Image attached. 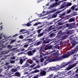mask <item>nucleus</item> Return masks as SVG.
I'll list each match as a JSON object with an SVG mask.
<instances>
[{
    "mask_svg": "<svg viewBox=\"0 0 78 78\" xmlns=\"http://www.w3.org/2000/svg\"><path fill=\"white\" fill-rule=\"evenodd\" d=\"M69 56H70V54L64 55L59 57H57L55 58H49L48 60L49 61V62H55L56 61H61V60L63 59L64 58H68V57H69Z\"/></svg>",
    "mask_w": 78,
    "mask_h": 78,
    "instance_id": "nucleus-1",
    "label": "nucleus"
},
{
    "mask_svg": "<svg viewBox=\"0 0 78 78\" xmlns=\"http://www.w3.org/2000/svg\"><path fill=\"white\" fill-rule=\"evenodd\" d=\"M72 5V3L71 2H69L67 3V2H64L62 4V5L59 8V9H62L65 7H68V6H70Z\"/></svg>",
    "mask_w": 78,
    "mask_h": 78,
    "instance_id": "nucleus-2",
    "label": "nucleus"
},
{
    "mask_svg": "<svg viewBox=\"0 0 78 78\" xmlns=\"http://www.w3.org/2000/svg\"><path fill=\"white\" fill-rule=\"evenodd\" d=\"M46 74H47L46 71L44 70H43L41 71L40 73H39L37 75L38 77H41V76H45Z\"/></svg>",
    "mask_w": 78,
    "mask_h": 78,
    "instance_id": "nucleus-3",
    "label": "nucleus"
},
{
    "mask_svg": "<svg viewBox=\"0 0 78 78\" xmlns=\"http://www.w3.org/2000/svg\"><path fill=\"white\" fill-rule=\"evenodd\" d=\"M62 19H61L60 20H57L56 19L54 20L51 22L49 23L48 24L49 25H51V24H54V25L56 24L58 22H59L60 21L62 20Z\"/></svg>",
    "mask_w": 78,
    "mask_h": 78,
    "instance_id": "nucleus-4",
    "label": "nucleus"
},
{
    "mask_svg": "<svg viewBox=\"0 0 78 78\" xmlns=\"http://www.w3.org/2000/svg\"><path fill=\"white\" fill-rule=\"evenodd\" d=\"M78 64V60H77L76 63L73 64L72 65H69L68 67V70H70V69H72V68H73V67H74L75 66H76Z\"/></svg>",
    "mask_w": 78,
    "mask_h": 78,
    "instance_id": "nucleus-5",
    "label": "nucleus"
},
{
    "mask_svg": "<svg viewBox=\"0 0 78 78\" xmlns=\"http://www.w3.org/2000/svg\"><path fill=\"white\" fill-rule=\"evenodd\" d=\"M77 51H78V45H77L75 49L71 52L70 54H68V55H69L70 56V55H73V54H74L75 52H76Z\"/></svg>",
    "mask_w": 78,
    "mask_h": 78,
    "instance_id": "nucleus-6",
    "label": "nucleus"
},
{
    "mask_svg": "<svg viewBox=\"0 0 78 78\" xmlns=\"http://www.w3.org/2000/svg\"><path fill=\"white\" fill-rule=\"evenodd\" d=\"M54 26V25L50 26L48 28V30H47L48 32H49V31H51V30H55V29L56 27H55V26L53 27Z\"/></svg>",
    "mask_w": 78,
    "mask_h": 78,
    "instance_id": "nucleus-7",
    "label": "nucleus"
},
{
    "mask_svg": "<svg viewBox=\"0 0 78 78\" xmlns=\"http://www.w3.org/2000/svg\"><path fill=\"white\" fill-rule=\"evenodd\" d=\"M54 26V25L50 26L48 28V30H47L48 32H49V31H51V30H55V29L56 27H55V26L53 27Z\"/></svg>",
    "mask_w": 78,
    "mask_h": 78,
    "instance_id": "nucleus-8",
    "label": "nucleus"
},
{
    "mask_svg": "<svg viewBox=\"0 0 78 78\" xmlns=\"http://www.w3.org/2000/svg\"><path fill=\"white\" fill-rule=\"evenodd\" d=\"M26 55H28V56H33V53L31 51H30L27 52Z\"/></svg>",
    "mask_w": 78,
    "mask_h": 78,
    "instance_id": "nucleus-9",
    "label": "nucleus"
},
{
    "mask_svg": "<svg viewBox=\"0 0 78 78\" xmlns=\"http://www.w3.org/2000/svg\"><path fill=\"white\" fill-rule=\"evenodd\" d=\"M26 59H27V58H20V63L21 64H23V62L26 60Z\"/></svg>",
    "mask_w": 78,
    "mask_h": 78,
    "instance_id": "nucleus-10",
    "label": "nucleus"
},
{
    "mask_svg": "<svg viewBox=\"0 0 78 78\" xmlns=\"http://www.w3.org/2000/svg\"><path fill=\"white\" fill-rule=\"evenodd\" d=\"M72 62L71 61H70L67 63H66V64H64L63 65H61V68H63V67H66L67 66H68V65H69V64H70Z\"/></svg>",
    "mask_w": 78,
    "mask_h": 78,
    "instance_id": "nucleus-11",
    "label": "nucleus"
},
{
    "mask_svg": "<svg viewBox=\"0 0 78 78\" xmlns=\"http://www.w3.org/2000/svg\"><path fill=\"white\" fill-rule=\"evenodd\" d=\"M32 41V39L30 38L28 39V38L26 37L23 40V41L25 42V41H28V42H31Z\"/></svg>",
    "mask_w": 78,
    "mask_h": 78,
    "instance_id": "nucleus-12",
    "label": "nucleus"
},
{
    "mask_svg": "<svg viewBox=\"0 0 78 78\" xmlns=\"http://www.w3.org/2000/svg\"><path fill=\"white\" fill-rule=\"evenodd\" d=\"M27 62L30 64H34V62L33 60L31 59H29L27 60Z\"/></svg>",
    "mask_w": 78,
    "mask_h": 78,
    "instance_id": "nucleus-13",
    "label": "nucleus"
},
{
    "mask_svg": "<svg viewBox=\"0 0 78 78\" xmlns=\"http://www.w3.org/2000/svg\"><path fill=\"white\" fill-rule=\"evenodd\" d=\"M50 54L48 53V52H47L46 53L44 54L43 53H41V54L40 55V58H42L44 56H45L46 55H48Z\"/></svg>",
    "mask_w": 78,
    "mask_h": 78,
    "instance_id": "nucleus-14",
    "label": "nucleus"
},
{
    "mask_svg": "<svg viewBox=\"0 0 78 78\" xmlns=\"http://www.w3.org/2000/svg\"><path fill=\"white\" fill-rule=\"evenodd\" d=\"M71 43L72 44V47H74L75 45H76V41H75V40H73V41L71 42Z\"/></svg>",
    "mask_w": 78,
    "mask_h": 78,
    "instance_id": "nucleus-15",
    "label": "nucleus"
},
{
    "mask_svg": "<svg viewBox=\"0 0 78 78\" xmlns=\"http://www.w3.org/2000/svg\"><path fill=\"white\" fill-rule=\"evenodd\" d=\"M44 70H45L46 72H51L50 70V68H48V67L46 68H45L44 69Z\"/></svg>",
    "mask_w": 78,
    "mask_h": 78,
    "instance_id": "nucleus-16",
    "label": "nucleus"
},
{
    "mask_svg": "<svg viewBox=\"0 0 78 78\" xmlns=\"http://www.w3.org/2000/svg\"><path fill=\"white\" fill-rule=\"evenodd\" d=\"M50 42V41L49 40H46L44 41H43V44H48Z\"/></svg>",
    "mask_w": 78,
    "mask_h": 78,
    "instance_id": "nucleus-17",
    "label": "nucleus"
},
{
    "mask_svg": "<svg viewBox=\"0 0 78 78\" xmlns=\"http://www.w3.org/2000/svg\"><path fill=\"white\" fill-rule=\"evenodd\" d=\"M20 73L19 72H16L15 73V75L18 77H20Z\"/></svg>",
    "mask_w": 78,
    "mask_h": 78,
    "instance_id": "nucleus-18",
    "label": "nucleus"
},
{
    "mask_svg": "<svg viewBox=\"0 0 78 78\" xmlns=\"http://www.w3.org/2000/svg\"><path fill=\"white\" fill-rule=\"evenodd\" d=\"M51 71L52 70H56V68L55 67L51 66L49 67Z\"/></svg>",
    "mask_w": 78,
    "mask_h": 78,
    "instance_id": "nucleus-19",
    "label": "nucleus"
},
{
    "mask_svg": "<svg viewBox=\"0 0 78 78\" xmlns=\"http://www.w3.org/2000/svg\"><path fill=\"white\" fill-rule=\"evenodd\" d=\"M76 6H77V5H73L71 7L70 9H71L73 10H74L76 7Z\"/></svg>",
    "mask_w": 78,
    "mask_h": 78,
    "instance_id": "nucleus-20",
    "label": "nucleus"
},
{
    "mask_svg": "<svg viewBox=\"0 0 78 78\" xmlns=\"http://www.w3.org/2000/svg\"><path fill=\"white\" fill-rule=\"evenodd\" d=\"M42 24V23L39 22L38 23H36L35 24H34L33 26H37V25H41Z\"/></svg>",
    "mask_w": 78,
    "mask_h": 78,
    "instance_id": "nucleus-21",
    "label": "nucleus"
},
{
    "mask_svg": "<svg viewBox=\"0 0 78 78\" xmlns=\"http://www.w3.org/2000/svg\"><path fill=\"white\" fill-rule=\"evenodd\" d=\"M52 55L54 56V57H58V53L56 52L55 53H53L52 54Z\"/></svg>",
    "mask_w": 78,
    "mask_h": 78,
    "instance_id": "nucleus-22",
    "label": "nucleus"
},
{
    "mask_svg": "<svg viewBox=\"0 0 78 78\" xmlns=\"http://www.w3.org/2000/svg\"><path fill=\"white\" fill-rule=\"evenodd\" d=\"M44 35V33L43 32H42L41 33H40L38 34L37 37H41V36H43Z\"/></svg>",
    "mask_w": 78,
    "mask_h": 78,
    "instance_id": "nucleus-23",
    "label": "nucleus"
},
{
    "mask_svg": "<svg viewBox=\"0 0 78 78\" xmlns=\"http://www.w3.org/2000/svg\"><path fill=\"white\" fill-rule=\"evenodd\" d=\"M75 20V19L73 18H70L69 20V22H74Z\"/></svg>",
    "mask_w": 78,
    "mask_h": 78,
    "instance_id": "nucleus-24",
    "label": "nucleus"
},
{
    "mask_svg": "<svg viewBox=\"0 0 78 78\" xmlns=\"http://www.w3.org/2000/svg\"><path fill=\"white\" fill-rule=\"evenodd\" d=\"M65 11L66 14H69L70 13V12H71V11H72V10H71V9H69L67 10H66Z\"/></svg>",
    "mask_w": 78,
    "mask_h": 78,
    "instance_id": "nucleus-25",
    "label": "nucleus"
},
{
    "mask_svg": "<svg viewBox=\"0 0 78 78\" xmlns=\"http://www.w3.org/2000/svg\"><path fill=\"white\" fill-rule=\"evenodd\" d=\"M58 34H59L60 36H62L64 34L62 31H60L58 33Z\"/></svg>",
    "mask_w": 78,
    "mask_h": 78,
    "instance_id": "nucleus-26",
    "label": "nucleus"
},
{
    "mask_svg": "<svg viewBox=\"0 0 78 78\" xmlns=\"http://www.w3.org/2000/svg\"><path fill=\"white\" fill-rule=\"evenodd\" d=\"M64 9H63L62 10H58V11L56 12L55 13L56 14H59L60 12H62V11H64Z\"/></svg>",
    "mask_w": 78,
    "mask_h": 78,
    "instance_id": "nucleus-27",
    "label": "nucleus"
},
{
    "mask_svg": "<svg viewBox=\"0 0 78 78\" xmlns=\"http://www.w3.org/2000/svg\"><path fill=\"white\" fill-rule=\"evenodd\" d=\"M48 59H49V58H48L46 60H45L44 61V63H45V64H48V62H49V60H48Z\"/></svg>",
    "mask_w": 78,
    "mask_h": 78,
    "instance_id": "nucleus-28",
    "label": "nucleus"
},
{
    "mask_svg": "<svg viewBox=\"0 0 78 78\" xmlns=\"http://www.w3.org/2000/svg\"><path fill=\"white\" fill-rule=\"evenodd\" d=\"M43 30V28H41V29H38V30H37V32L38 33V34H40V33H41V31Z\"/></svg>",
    "mask_w": 78,
    "mask_h": 78,
    "instance_id": "nucleus-29",
    "label": "nucleus"
},
{
    "mask_svg": "<svg viewBox=\"0 0 78 78\" xmlns=\"http://www.w3.org/2000/svg\"><path fill=\"white\" fill-rule=\"evenodd\" d=\"M50 46H46L45 48V50H48V49H50Z\"/></svg>",
    "mask_w": 78,
    "mask_h": 78,
    "instance_id": "nucleus-30",
    "label": "nucleus"
},
{
    "mask_svg": "<svg viewBox=\"0 0 78 78\" xmlns=\"http://www.w3.org/2000/svg\"><path fill=\"white\" fill-rule=\"evenodd\" d=\"M48 33V31H47V30L46 29H44V30H43V32L42 33H43V34H44V33H46L47 32Z\"/></svg>",
    "mask_w": 78,
    "mask_h": 78,
    "instance_id": "nucleus-31",
    "label": "nucleus"
},
{
    "mask_svg": "<svg viewBox=\"0 0 78 78\" xmlns=\"http://www.w3.org/2000/svg\"><path fill=\"white\" fill-rule=\"evenodd\" d=\"M17 70V69H11V71L12 72H16Z\"/></svg>",
    "mask_w": 78,
    "mask_h": 78,
    "instance_id": "nucleus-32",
    "label": "nucleus"
},
{
    "mask_svg": "<svg viewBox=\"0 0 78 78\" xmlns=\"http://www.w3.org/2000/svg\"><path fill=\"white\" fill-rule=\"evenodd\" d=\"M30 23H27V24H24L25 26H27V27H30Z\"/></svg>",
    "mask_w": 78,
    "mask_h": 78,
    "instance_id": "nucleus-33",
    "label": "nucleus"
},
{
    "mask_svg": "<svg viewBox=\"0 0 78 78\" xmlns=\"http://www.w3.org/2000/svg\"><path fill=\"white\" fill-rule=\"evenodd\" d=\"M42 43V41H39L37 43V45H40V44H41Z\"/></svg>",
    "mask_w": 78,
    "mask_h": 78,
    "instance_id": "nucleus-34",
    "label": "nucleus"
},
{
    "mask_svg": "<svg viewBox=\"0 0 78 78\" xmlns=\"http://www.w3.org/2000/svg\"><path fill=\"white\" fill-rule=\"evenodd\" d=\"M62 25V24L61 22H58L57 23V26H60V25Z\"/></svg>",
    "mask_w": 78,
    "mask_h": 78,
    "instance_id": "nucleus-35",
    "label": "nucleus"
},
{
    "mask_svg": "<svg viewBox=\"0 0 78 78\" xmlns=\"http://www.w3.org/2000/svg\"><path fill=\"white\" fill-rule=\"evenodd\" d=\"M57 17V14H55L54 15H53L52 16V18H55V17Z\"/></svg>",
    "mask_w": 78,
    "mask_h": 78,
    "instance_id": "nucleus-36",
    "label": "nucleus"
},
{
    "mask_svg": "<svg viewBox=\"0 0 78 78\" xmlns=\"http://www.w3.org/2000/svg\"><path fill=\"white\" fill-rule=\"evenodd\" d=\"M25 31V30L24 29H23L20 30L19 31V33H22V32H23V31Z\"/></svg>",
    "mask_w": 78,
    "mask_h": 78,
    "instance_id": "nucleus-37",
    "label": "nucleus"
},
{
    "mask_svg": "<svg viewBox=\"0 0 78 78\" xmlns=\"http://www.w3.org/2000/svg\"><path fill=\"white\" fill-rule=\"evenodd\" d=\"M28 44H25L23 46V47L24 48H27L28 47Z\"/></svg>",
    "mask_w": 78,
    "mask_h": 78,
    "instance_id": "nucleus-38",
    "label": "nucleus"
},
{
    "mask_svg": "<svg viewBox=\"0 0 78 78\" xmlns=\"http://www.w3.org/2000/svg\"><path fill=\"white\" fill-rule=\"evenodd\" d=\"M15 59H16V57H15V56H13L12 57H11L10 58V60Z\"/></svg>",
    "mask_w": 78,
    "mask_h": 78,
    "instance_id": "nucleus-39",
    "label": "nucleus"
},
{
    "mask_svg": "<svg viewBox=\"0 0 78 78\" xmlns=\"http://www.w3.org/2000/svg\"><path fill=\"white\" fill-rule=\"evenodd\" d=\"M7 48H9V49H10L11 48H12V47L11 46V45H9L7 47Z\"/></svg>",
    "mask_w": 78,
    "mask_h": 78,
    "instance_id": "nucleus-40",
    "label": "nucleus"
},
{
    "mask_svg": "<svg viewBox=\"0 0 78 78\" xmlns=\"http://www.w3.org/2000/svg\"><path fill=\"white\" fill-rule=\"evenodd\" d=\"M39 70L37 69L34 71V73H37V72H39Z\"/></svg>",
    "mask_w": 78,
    "mask_h": 78,
    "instance_id": "nucleus-41",
    "label": "nucleus"
},
{
    "mask_svg": "<svg viewBox=\"0 0 78 78\" xmlns=\"http://www.w3.org/2000/svg\"><path fill=\"white\" fill-rule=\"evenodd\" d=\"M42 13H41V14H40V15L38 14V16H39V17H42V16H44V15H45V14L44 15V14H43V15H42Z\"/></svg>",
    "mask_w": 78,
    "mask_h": 78,
    "instance_id": "nucleus-42",
    "label": "nucleus"
},
{
    "mask_svg": "<svg viewBox=\"0 0 78 78\" xmlns=\"http://www.w3.org/2000/svg\"><path fill=\"white\" fill-rule=\"evenodd\" d=\"M16 41V40H12L10 41L11 44H12L13 42H14Z\"/></svg>",
    "mask_w": 78,
    "mask_h": 78,
    "instance_id": "nucleus-43",
    "label": "nucleus"
},
{
    "mask_svg": "<svg viewBox=\"0 0 78 78\" xmlns=\"http://www.w3.org/2000/svg\"><path fill=\"white\" fill-rule=\"evenodd\" d=\"M29 66H30V65H28V64L27 63H26L24 64V66L26 67H28Z\"/></svg>",
    "mask_w": 78,
    "mask_h": 78,
    "instance_id": "nucleus-44",
    "label": "nucleus"
},
{
    "mask_svg": "<svg viewBox=\"0 0 78 78\" xmlns=\"http://www.w3.org/2000/svg\"><path fill=\"white\" fill-rule=\"evenodd\" d=\"M36 66L35 64H34L33 65L30 66V67L32 68L33 67H34V66Z\"/></svg>",
    "mask_w": 78,
    "mask_h": 78,
    "instance_id": "nucleus-45",
    "label": "nucleus"
},
{
    "mask_svg": "<svg viewBox=\"0 0 78 78\" xmlns=\"http://www.w3.org/2000/svg\"><path fill=\"white\" fill-rule=\"evenodd\" d=\"M19 38H20V39H23V37L22 35H20L19 36Z\"/></svg>",
    "mask_w": 78,
    "mask_h": 78,
    "instance_id": "nucleus-46",
    "label": "nucleus"
},
{
    "mask_svg": "<svg viewBox=\"0 0 78 78\" xmlns=\"http://www.w3.org/2000/svg\"><path fill=\"white\" fill-rule=\"evenodd\" d=\"M55 70H59V69L60 68H59V66H58V67H55Z\"/></svg>",
    "mask_w": 78,
    "mask_h": 78,
    "instance_id": "nucleus-47",
    "label": "nucleus"
},
{
    "mask_svg": "<svg viewBox=\"0 0 78 78\" xmlns=\"http://www.w3.org/2000/svg\"><path fill=\"white\" fill-rule=\"evenodd\" d=\"M50 36L51 37H53L55 35H54V33H51L50 34Z\"/></svg>",
    "mask_w": 78,
    "mask_h": 78,
    "instance_id": "nucleus-48",
    "label": "nucleus"
},
{
    "mask_svg": "<svg viewBox=\"0 0 78 78\" xmlns=\"http://www.w3.org/2000/svg\"><path fill=\"white\" fill-rule=\"evenodd\" d=\"M36 50L35 49H34L32 50V53H33V55H34V53H35L36 52Z\"/></svg>",
    "mask_w": 78,
    "mask_h": 78,
    "instance_id": "nucleus-49",
    "label": "nucleus"
},
{
    "mask_svg": "<svg viewBox=\"0 0 78 78\" xmlns=\"http://www.w3.org/2000/svg\"><path fill=\"white\" fill-rule=\"evenodd\" d=\"M38 77H39L37 76V75H36L34 76L32 78H37Z\"/></svg>",
    "mask_w": 78,
    "mask_h": 78,
    "instance_id": "nucleus-50",
    "label": "nucleus"
},
{
    "mask_svg": "<svg viewBox=\"0 0 78 78\" xmlns=\"http://www.w3.org/2000/svg\"><path fill=\"white\" fill-rule=\"evenodd\" d=\"M67 14L65 11L62 14V16H65L66 14Z\"/></svg>",
    "mask_w": 78,
    "mask_h": 78,
    "instance_id": "nucleus-51",
    "label": "nucleus"
},
{
    "mask_svg": "<svg viewBox=\"0 0 78 78\" xmlns=\"http://www.w3.org/2000/svg\"><path fill=\"white\" fill-rule=\"evenodd\" d=\"M57 77H58V76L54 75V76H52V77L51 78H57Z\"/></svg>",
    "mask_w": 78,
    "mask_h": 78,
    "instance_id": "nucleus-52",
    "label": "nucleus"
},
{
    "mask_svg": "<svg viewBox=\"0 0 78 78\" xmlns=\"http://www.w3.org/2000/svg\"><path fill=\"white\" fill-rule=\"evenodd\" d=\"M44 61V58H42L41 59V62H43Z\"/></svg>",
    "mask_w": 78,
    "mask_h": 78,
    "instance_id": "nucleus-53",
    "label": "nucleus"
},
{
    "mask_svg": "<svg viewBox=\"0 0 78 78\" xmlns=\"http://www.w3.org/2000/svg\"><path fill=\"white\" fill-rule=\"evenodd\" d=\"M42 26H38V28H37V29H39V28H42Z\"/></svg>",
    "mask_w": 78,
    "mask_h": 78,
    "instance_id": "nucleus-54",
    "label": "nucleus"
},
{
    "mask_svg": "<svg viewBox=\"0 0 78 78\" xmlns=\"http://www.w3.org/2000/svg\"><path fill=\"white\" fill-rule=\"evenodd\" d=\"M8 68H12V66L9 65L8 66Z\"/></svg>",
    "mask_w": 78,
    "mask_h": 78,
    "instance_id": "nucleus-55",
    "label": "nucleus"
},
{
    "mask_svg": "<svg viewBox=\"0 0 78 78\" xmlns=\"http://www.w3.org/2000/svg\"><path fill=\"white\" fill-rule=\"evenodd\" d=\"M53 76V74H51V75H50V76H49V78H51L52 76Z\"/></svg>",
    "mask_w": 78,
    "mask_h": 78,
    "instance_id": "nucleus-56",
    "label": "nucleus"
},
{
    "mask_svg": "<svg viewBox=\"0 0 78 78\" xmlns=\"http://www.w3.org/2000/svg\"><path fill=\"white\" fill-rule=\"evenodd\" d=\"M55 51H56L55 49H54L51 52V53H54V52H55Z\"/></svg>",
    "mask_w": 78,
    "mask_h": 78,
    "instance_id": "nucleus-57",
    "label": "nucleus"
},
{
    "mask_svg": "<svg viewBox=\"0 0 78 78\" xmlns=\"http://www.w3.org/2000/svg\"><path fill=\"white\" fill-rule=\"evenodd\" d=\"M66 38H67V36H64L63 37V39H66Z\"/></svg>",
    "mask_w": 78,
    "mask_h": 78,
    "instance_id": "nucleus-58",
    "label": "nucleus"
},
{
    "mask_svg": "<svg viewBox=\"0 0 78 78\" xmlns=\"http://www.w3.org/2000/svg\"><path fill=\"white\" fill-rule=\"evenodd\" d=\"M3 46H4V44H0V47H3Z\"/></svg>",
    "mask_w": 78,
    "mask_h": 78,
    "instance_id": "nucleus-59",
    "label": "nucleus"
},
{
    "mask_svg": "<svg viewBox=\"0 0 78 78\" xmlns=\"http://www.w3.org/2000/svg\"><path fill=\"white\" fill-rule=\"evenodd\" d=\"M33 60H34V61H37V59H36L35 58L33 57L32 59Z\"/></svg>",
    "mask_w": 78,
    "mask_h": 78,
    "instance_id": "nucleus-60",
    "label": "nucleus"
},
{
    "mask_svg": "<svg viewBox=\"0 0 78 78\" xmlns=\"http://www.w3.org/2000/svg\"><path fill=\"white\" fill-rule=\"evenodd\" d=\"M76 58L74 57L73 58V61H75V60H76Z\"/></svg>",
    "mask_w": 78,
    "mask_h": 78,
    "instance_id": "nucleus-61",
    "label": "nucleus"
},
{
    "mask_svg": "<svg viewBox=\"0 0 78 78\" xmlns=\"http://www.w3.org/2000/svg\"><path fill=\"white\" fill-rule=\"evenodd\" d=\"M15 61H12V60H11L10 61V63H14V62H15Z\"/></svg>",
    "mask_w": 78,
    "mask_h": 78,
    "instance_id": "nucleus-62",
    "label": "nucleus"
},
{
    "mask_svg": "<svg viewBox=\"0 0 78 78\" xmlns=\"http://www.w3.org/2000/svg\"><path fill=\"white\" fill-rule=\"evenodd\" d=\"M18 36V35H17V34H16L15 35H13L12 37H16V36Z\"/></svg>",
    "mask_w": 78,
    "mask_h": 78,
    "instance_id": "nucleus-63",
    "label": "nucleus"
},
{
    "mask_svg": "<svg viewBox=\"0 0 78 78\" xmlns=\"http://www.w3.org/2000/svg\"><path fill=\"white\" fill-rule=\"evenodd\" d=\"M66 27H69V24H67L66 25Z\"/></svg>",
    "mask_w": 78,
    "mask_h": 78,
    "instance_id": "nucleus-64",
    "label": "nucleus"
}]
</instances>
